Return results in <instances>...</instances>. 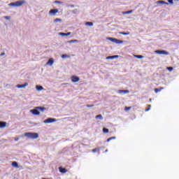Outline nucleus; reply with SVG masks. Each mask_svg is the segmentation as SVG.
Segmentation results:
<instances>
[{
	"label": "nucleus",
	"mask_w": 179,
	"mask_h": 179,
	"mask_svg": "<svg viewBox=\"0 0 179 179\" xmlns=\"http://www.w3.org/2000/svg\"><path fill=\"white\" fill-rule=\"evenodd\" d=\"M24 136H27V138H30L31 139H37L38 138V134L27 132L24 134Z\"/></svg>",
	"instance_id": "obj_1"
},
{
	"label": "nucleus",
	"mask_w": 179,
	"mask_h": 179,
	"mask_svg": "<svg viewBox=\"0 0 179 179\" xmlns=\"http://www.w3.org/2000/svg\"><path fill=\"white\" fill-rule=\"evenodd\" d=\"M107 40H109V41H112V43H115V44H122V43H124V41H121L115 38L109 37V38H107Z\"/></svg>",
	"instance_id": "obj_2"
},
{
	"label": "nucleus",
	"mask_w": 179,
	"mask_h": 179,
	"mask_svg": "<svg viewBox=\"0 0 179 179\" xmlns=\"http://www.w3.org/2000/svg\"><path fill=\"white\" fill-rule=\"evenodd\" d=\"M24 3V1H16L15 3H10L9 6H22Z\"/></svg>",
	"instance_id": "obj_3"
},
{
	"label": "nucleus",
	"mask_w": 179,
	"mask_h": 179,
	"mask_svg": "<svg viewBox=\"0 0 179 179\" xmlns=\"http://www.w3.org/2000/svg\"><path fill=\"white\" fill-rule=\"evenodd\" d=\"M57 121V120H55V118H48L46 120H44V123L45 124H51L52 122H55Z\"/></svg>",
	"instance_id": "obj_4"
},
{
	"label": "nucleus",
	"mask_w": 179,
	"mask_h": 179,
	"mask_svg": "<svg viewBox=\"0 0 179 179\" xmlns=\"http://www.w3.org/2000/svg\"><path fill=\"white\" fill-rule=\"evenodd\" d=\"M71 79V82H73V83H77V82H79V80H80V78H79V77H78L76 76H72Z\"/></svg>",
	"instance_id": "obj_5"
},
{
	"label": "nucleus",
	"mask_w": 179,
	"mask_h": 179,
	"mask_svg": "<svg viewBox=\"0 0 179 179\" xmlns=\"http://www.w3.org/2000/svg\"><path fill=\"white\" fill-rule=\"evenodd\" d=\"M155 54H160L162 55H169V52L166 50H155Z\"/></svg>",
	"instance_id": "obj_6"
},
{
	"label": "nucleus",
	"mask_w": 179,
	"mask_h": 179,
	"mask_svg": "<svg viewBox=\"0 0 179 179\" xmlns=\"http://www.w3.org/2000/svg\"><path fill=\"white\" fill-rule=\"evenodd\" d=\"M30 111L34 114V115H40V111H38L37 108H36V109L31 110Z\"/></svg>",
	"instance_id": "obj_7"
},
{
	"label": "nucleus",
	"mask_w": 179,
	"mask_h": 179,
	"mask_svg": "<svg viewBox=\"0 0 179 179\" xmlns=\"http://www.w3.org/2000/svg\"><path fill=\"white\" fill-rule=\"evenodd\" d=\"M59 171L62 173V174H65V173H68V169L60 166L59 168Z\"/></svg>",
	"instance_id": "obj_8"
},
{
	"label": "nucleus",
	"mask_w": 179,
	"mask_h": 179,
	"mask_svg": "<svg viewBox=\"0 0 179 179\" xmlns=\"http://www.w3.org/2000/svg\"><path fill=\"white\" fill-rule=\"evenodd\" d=\"M50 15H53V16H55L57 13H58V9H51L49 12Z\"/></svg>",
	"instance_id": "obj_9"
},
{
	"label": "nucleus",
	"mask_w": 179,
	"mask_h": 179,
	"mask_svg": "<svg viewBox=\"0 0 179 179\" xmlns=\"http://www.w3.org/2000/svg\"><path fill=\"white\" fill-rule=\"evenodd\" d=\"M26 86H29L28 83H25L24 84H22V85H17V89H23V88L26 87Z\"/></svg>",
	"instance_id": "obj_10"
},
{
	"label": "nucleus",
	"mask_w": 179,
	"mask_h": 179,
	"mask_svg": "<svg viewBox=\"0 0 179 179\" xmlns=\"http://www.w3.org/2000/svg\"><path fill=\"white\" fill-rule=\"evenodd\" d=\"M164 4L169 5V3H166L164 1H157V5H164Z\"/></svg>",
	"instance_id": "obj_11"
},
{
	"label": "nucleus",
	"mask_w": 179,
	"mask_h": 179,
	"mask_svg": "<svg viewBox=\"0 0 179 179\" xmlns=\"http://www.w3.org/2000/svg\"><path fill=\"white\" fill-rule=\"evenodd\" d=\"M46 64L47 65H52V64H54V59L50 58Z\"/></svg>",
	"instance_id": "obj_12"
},
{
	"label": "nucleus",
	"mask_w": 179,
	"mask_h": 179,
	"mask_svg": "<svg viewBox=\"0 0 179 179\" xmlns=\"http://www.w3.org/2000/svg\"><path fill=\"white\" fill-rule=\"evenodd\" d=\"M164 89V87H160L159 88H155V92L159 93V92H162V90H163Z\"/></svg>",
	"instance_id": "obj_13"
},
{
	"label": "nucleus",
	"mask_w": 179,
	"mask_h": 179,
	"mask_svg": "<svg viewBox=\"0 0 179 179\" xmlns=\"http://www.w3.org/2000/svg\"><path fill=\"white\" fill-rule=\"evenodd\" d=\"M36 90H38V92L41 91V90H44V87H43V86L41 85H36Z\"/></svg>",
	"instance_id": "obj_14"
},
{
	"label": "nucleus",
	"mask_w": 179,
	"mask_h": 179,
	"mask_svg": "<svg viewBox=\"0 0 179 179\" xmlns=\"http://www.w3.org/2000/svg\"><path fill=\"white\" fill-rule=\"evenodd\" d=\"M5 127H6V122L0 121V128H5Z\"/></svg>",
	"instance_id": "obj_15"
},
{
	"label": "nucleus",
	"mask_w": 179,
	"mask_h": 179,
	"mask_svg": "<svg viewBox=\"0 0 179 179\" xmlns=\"http://www.w3.org/2000/svg\"><path fill=\"white\" fill-rule=\"evenodd\" d=\"M36 108H37V110H40V111H42V113H44V111H45V107L38 106V107H36Z\"/></svg>",
	"instance_id": "obj_16"
},
{
	"label": "nucleus",
	"mask_w": 179,
	"mask_h": 179,
	"mask_svg": "<svg viewBox=\"0 0 179 179\" xmlns=\"http://www.w3.org/2000/svg\"><path fill=\"white\" fill-rule=\"evenodd\" d=\"M59 34V36H71V32H68L67 34H65L64 32H60Z\"/></svg>",
	"instance_id": "obj_17"
},
{
	"label": "nucleus",
	"mask_w": 179,
	"mask_h": 179,
	"mask_svg": "<svg viewBox=\"0 0 179 179\" xmlns=\"http://www.w3.org/2000/svg\"><path fill=\"white\" fill-rule=\"evenodd\" d=\"M117 92L118 93H124V94H126V93H129V90H118L117 91Z\"/></svg>",
	"instance_id": "obj_18"
},
{
	"label": "nucleus",
	"mask_w": 179,
	"mask_h": 179,
	"mask_svg": "<svg viewBox=\"0 0 179 179\" xmlns=\"http://www.w3.org/2000/svg\"><path fill=\"white\" fill-rule=\"evenodd\" d=\"M12 166H13V167H15L16 169L19 168V165L17 164V162H13Z\"/></svg>",
	"instance_id": "obj_19"
},
{
	"label": "nucleus",
	"mask_w": 179,
	"mask_h": 179,
	"mask_svg": "<svg viewBox=\"0 0 179 179\" xmlns=\"http://www.w3.org/2000/svg\"><path fill=\"white\" fill-rule=\"evenodd\" d=\"M132 12H134L133 10H130L129 11H125V12H123V15H129V13H132Z\"/></svg>",
	"instance_id": "obj_20"
},
{
	"label": "nucleus",
	"mask_w": 179,
	"mask_h": 179,
	"mask_svg": "<svg viewBox=\"0 0 179 179\" xmlns=\"http://www.w3.org/2000/svg\"><path fill=\"white\" fill-rule=\"evenodd\" d=\"M85 26L92 27V26H93V22H85Z\"/></svg>",
	"instance_id": "obj_21"
},
{
	"label": "nucleus",
	"mask_w": 179,
	"mask_h": 179,
	"mask_svg": "<svg viewBox=\"0 0 179 179\" xmlns=\"http://www.w3.org/2000/svg\"><path fill=\"white\" fill-rule=\"evenodd\" d=\"M135 58H138V59H142L143 58V55H134Z\"/></svg>",
	"instance_id": "obj_22"
},
{
	"label": "nucleus",
	"mask_w": 179,
	"mask_h": 179,
	"mask_svg": "<svg viewBox=\"0 0 179 179\" xmlns=\"http://www.w3.org/2000/svg\"><path fill=\"white\" fill-rule=\"evenodd\" d=\"M95 118L99 119V120H103V116L101 115H98L95 117Z\"/></svg>",
	"instance_id": "obj_23"
},
{
	"label": "nucleus",
	"mask_w": 179,
	"mask_h": 179,
	"mask_svg": "<svg viewBox=\"0 0 179 179\" xmlns=\"http://www.w3.org/2000/svg\"><path fill=\"white\" fill-rule=\"evenodd\" d=\"M113 139H115V136L110 137V138H108L106 142H110V141H113Z\"/></svg>",
	"instance_id": "obj_24"
},
{
	"label": "nucleus",
	"mask_w": 179,
	"mask_h": 179,
	"mask_svg": "<svg viewBox=\"0 0 179 179\" xmlns=\"http://www.w3.org/2000/svg\"><path fill=\"white\" fill-rule=\"evenodd\" d=\"M120 34H122L123 36H128V34H129V32H120Z\"/></svg>",
	"instance_id": "obj_25"
},
{
	"label": "nucleus",
	"mask_w": 179,
	"mask_h": 179,
	"mask_svg": "<svg viewBox=\"0 0 179 179\" xmlns=\"http://www.w3.org/2000/svg\"><path fill=\"white\" fill-rule=\"evenodd\" d=\"M131 108H132V107L126 106V107L124 108V110H126V111H129V110H131Z\"/></svg>",
	"instance_id": "obj_26"
},
{
	"label": "nucleus",
	"mask_w": 179,
	"mask_h": 179,
	"mask_svg": "<svg viewBox=\"0 0 179 179\" xmlns=\"http://www.w3.org/2000/svg\"><path fill=\"white\" fill-rule=\"evenodd\" d=\"M103 132H104V134H108V129L103 128Z\"/></svg>",
	"instance_id": "obj_27"
},
{
	"label": "nucleus",
	"mask_w": 179,
	"mask_h": 179,
	"mask_svg": "<svg viewBox=\"0 0 179 179\" xmlns=\"http://www.w3.org/2000/svg\"><path fill=\"white\" fill-rule=\"evenodd\" d=\"M86 107H87L88 108H90L92 107H94V104H92V105L87 104Z\"/></svg>",
	"instance_id": "obj_28"
},
{
	"label": "nucleus",
	"mask_w": 179,
	"mask_h": 179,
	"mask_svg": "<svg viewBox=\"0 0 179 179\" xmlns=\"http://www.w3.org/2000/svg\"><path fill=\"white\" fill-rule=\"evenodd\" d=\"M69 43H78V40H71L69 41Z\"/></svg>",
	"instance_id": "obj_29"
},
{
	"label": "nucleus",
	"mask_w": 179,
	"mask_h": 179,
	"mask_svg": "<svg viewBox=\"0 0 179 179\" xmlns=\"http://www.w3.org/2000/svg\"><path fill=\"white\" fill-rule=\"evenodd\" d=\"M173 67H167V70L171 72L173 71Z\"/></svg>",
	"instance_id": "obj_30"
},
{
	"label": "nucleus",
	"mask_w": 179,
	"mask_h": 179,
	"mask_svg": "<svg viewBox=\"0 0 179 179\" xmlns=\"http://www.w3.org/2000/svg\"><path fill=\"white\" fill-rule=\"evenodd\" d=\"M106 59H113V56L106 57Z\"/></svg>",
	"instance_id": "obj_31"
},
{
	"label": "nucleus",
	"mask_w": 179,
	"mask_h": 179,
	"mask_svg": "<svg viewBox=\"0 0 179 179\" xmlns=\"http://www.w3.org/2000/svg\"><path fill=\"white\" fill-rule=\"evenodd\" d=\"M4 19H6V20H9V19H10V16H5Z\"/></svg>",
	"instance_id": "obj_32"
},
{
	"label": "nucleus",
	"mask_w": 179,
	"mask_h": 179,
	"mask_svg": "<svg viewBox=\"0 0 179 179\" xmlns=\"http://www.w3.org/2000/svg\"><path fill=\"white\" fill-rule=\"evenodd\" d=\"M99 150H97L96 148H94L92 150L93 153H96V152H97Z\"/></svg>",
	"instance_id": "obj_33"
},
{
	"label": "nucleus",
	"mask_w": 179,
	"mask_h": 179,
	"mask_svg": "<svg viewBox=\"0 0 179 179\" xmlns=\"http://www.w3.org/2000/svg\"><path fill=\"white\" fill-rule=\"evenodd\" d=\"M55 22H61V19L57 18L55 20Z\"/></svg>",
	"instance_id": "obj_34"
},
{
	"label": "nucleus",
	"mask_w": 179,
	"mask_h": 179,
	"mask_svg": "<svg viewBox=\"0 0 179 179\" xmlns=\"http://www.w3.org/2000/svg\"><path fill=\"white\" fill-rule=\"evenodd\" d=\"M68 56L66 55H63L62 56V58H66Z\"/></svg>",
	"instance_id": "obj_35"
},
{
	"label": "nucleus",
	"mask_w": 179,
	"mask_h": 179,
	"mask_svg": "<svg viewBox=\"0 0 179 179\" xmlns=\"http://www.w3.org/2000/svg\"><path fill=\"white\" fill-rule=\"evenodd\" d=\"M55 3H62V2L58 1H55Z\"/></svg>",
	"instance_id": "obj_36"
},
{
	"label": "nucleus",
	"mask_w": 179,
	"mask_h": 179,
	"mask_svg": "<svg viewBox=\"0 0 179 179\" xmlns=\"http://www.w3.org/2000/svg\"><path fill=\"white\" fill-rule=\"evenodd\" d=\"M113 57V59H114V58H118V55H114V56H112Z\"/></svg>",
	"instance_id": "obj_37"
},
{
	"label": "nucleus",
	"mask_w": 179,
	"mask_h": 179,
	"mask_svg": "<svg viewBox=\"0 0 179 179\" xmlns=\"http://www.w3.org/2000/svg\"><path fill=\"white\" fill-rule=\"evenodd\" d=\"M3 55H5V52L0 54V57H3Z\"/></svg>",
	"instance_id": "obj_38"
},
{
	"label": "nucleus",
	"mask_w": 179,
	"mask_h": 179,
	"mask_svg": "<svg viewBox=\"0 0 179 179\" xmlns=\"http://www.w3.org/2000/svg\"><path fill=\"white\" fill-rule=\"evenodd\" d=\"M149 110H150V108L145 109V111H149Z\"/></svg>",
	"instance_id": "obj_39"
},
{
	"label": "nucleus",
	"mask_w": 179,
	"mask_h": 179,
	"mask_svg": "<svg viewBox=\"0 0 179 179\" xmlns=\"http://www.w3.org/2000/svg\"><path fill=\"white\" fill-rule=\"evenodd\" d=\"M169 3L173 4V1H169Z\"/></svg>",
	"instance_id": "obj_40"
},
{
	"label": "nucleus",
	"mask_w": 179,
	"mask_h": 179,
	"mask_svg": "<svg viewBox=\"0 0 179 179\" xmlns=\"http://www.w3.org/2000/svg\"><path fill=\"white\" fill-rule=\"evenodd\" d=\"M15 141H19V138H15Z\"/></svg>",
	"instance_id": "obj_41"
},
{
	"label": "nucleus",
	"mask_w": 179,
	"mask_h": 179,
	"mask_svg": "<svg viewBox=\"0 0 179 179\" xmlns=\"http://www.w3.org/2000/svg\"><path fill=\"white\" fill-rule=\"evenodd\" d=\"M152 107V106L150 105H148V108H150Z\"/></svg>",
	"instance_id": "obj_42"
},
{
	"label": "nucleus",
	"mask_w": 179,
	"mask_h": 179,
	"mask_svg": "<svg viewBox=\"0 0 179 179\" xmlns=\"http://www.w3.org/2000/svg\"><path fill=\"white\" fill-rule=\"evenodd\" d=\"M150 101H152V99H150Z\"/></svg>",
	"instance_id": "obj_43"
},
{
	"label": "nucleus",
	"mask_w": 179,
	"mask_h": 179,
	"mask_svg": "<svg viewBox=\"0 0 179 179\" xmlns=\"http://www.w3.org/2000/svg\"><path fill=\"white\" fill-rule=\"evenodd\" d=\"M106 152H108V150H106Z\"/></svg>",
	"instance_id": "obj_44"
},
{
	"label": "nucleus",
	"mask_w": 179,
	"mask_h": 179,
	"mask_svg": "<svg viewBox=\"0 0 179 179\" xmlns=\"http://www.w3.org/2000/svg\"><path fill=\"white\" fill-rule=\"evenodd\" d=\"M168 1H173V0H168Z\"/></svg>",
	"instance_id": "obj_45"
},
{
	"label": "nucleus",
	"mask_w": 179,
	"mask_h": 179,
	"mask_svg": "<svg viewBox=\"0 0 179 179\" xmlns=\"http://www.w3.org/2000/svg\"><path fill=\"white\" fill-rule=\"evenodd\" d=\"M62 85H66V84H62Z\"/></svg>",
	"instance_id": "obj_46"
}]
</instances>
